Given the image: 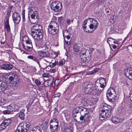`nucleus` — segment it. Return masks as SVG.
<instances>
[{
    "mask_svg": "<svg viewBox=\"0 0 132 132\" xmlns=\"http://www.w3.org/2000/svg\"><path fill=\"white\" fill-rule=\"evenodd\" d=\"M99 80V82L97 81L95 82V88L96 90L94 91L92 94L93 98L96 99V101L98 100L101 91L103 89L106 85L105 79L101 77Z\"/></svg>",
    "mask_w": 132,
    "mask_h": 132,
    "instance_id": "1",
    "label": "nucleus"
},
{
    "mask_svg": "<svg viewBox=\"0 0 132 132\" xmlns=\"http://www.w3.org/2000/svg\"><path fill=\"white\" fill-rule=\"evenodd\" d=\"M34 4L33 2H31L28 9V17L30 22L33 24L37 22L39 19L38 9L35 7L33 6Z\"/></svg>",
    "mask_w": 132,
    "mask_h": 132,
    "instance_id": "2",
    "label": "nucleus"
},
{
    "mask_svg": "<svg viewBox=\"0 0 132 132\" xmlns=\"http://www.w3.org/2000/svg\"><path fill=\"white\" fill-rule=\"evenodd\" d=\"M112 110L111 107L106 104H102L100 106L99 118L100 120H102L109 117L111 114Z\"/></svg>",
    "mask_w": 132,
    "mask_h": 132,
    "instance_id": "3",
    "label": "nucleus"
},
{
    "mask_svg": "<svg viewBox=\"0 0 132 132\" xmlns=\"http://www.w3.org/2000/svg\"><path fill=\"white\" fill-rule=\"evenodd\" d=\"M80 53V58L82 63L87 62L90 60L91 55L89 50L83 48L81 49Z\"/></svg>",
    "mask_w": 132,
    "mask_h": 132,
    "instance_id": "4",
    "label": "nucleus"
},
{
    "mask_svg": "<svg viewBox=\"0 0 132 132\" xmlns=\"http://www.w3.org/2000/svg\"><path fill=\"white\" fill-rule=\"evenodd\" d=\"M31 33L33 38L38 41L40 40L44 36L43 31L42 28L31 30Z\"/></svg>",
    "mask_w": 132,
    "mask_h": 132,
    "instance_id": "5",
    "label": "nucleus"
},
{
    "mask_svg": "<svg viewBox=\"0 0 132 132\" xmlns=\"http://www.w3.org/2000/svg\"><path fill=\"white\" fill-rule=\"evenodd\" d=\"M30 125L29 122L23 121L19 125L17 130L14 132H27L30 128Z\"/></svg>",
    "mask_w": 132,
    "mask_h": 132,
    "instance_id": "6",
    "label": "nucleus"
},
{
    "mask_svg": "<svg viewBox=\"0 0 132 132\" xmlns=\"http://www.w3.org/2000/svg\"><path fill=\"white\" fill-rule=\"evenodd\" d=\"M23 40L26 43L22 44V46L23 48L26 50L29 51H31L33 48L32 42L30 38L27 36L24 37Z\"/></svg>",
    "mask_w": 132,
    "mask_h": 132,
    "instance_id": "7",
    "label": "nucleus"
},
{
    "mask_svg": "<svg viewBox=\"0 0 132 132\" xmlns=\"http://www.w3.org/2000/svg\"><path fill=\"white\" fill-rule=\"evenodd\" d=\"M83 87L85 93L87 94H89L92 93L94 89L93 84L88 82L84 83Z\"/></svg>",
    "mask_w": 132,
    "mask_h": 132,
    "instance_id": "8",
    "label": "nucleus"
},
{
    "mask_svg": "<svg viewBox=\"0 0 132 132\" xmlns=\"http://www.w3.org/2000/svg\"><path fill=\"white\" fill-rule=\"evenodd\" d=\"M50 7L51 9L55 12H60L62 9V4L59 2H52L51 4Z\"/></svg>",
    "mask_w": 132,
    "mask_h": 132,
    "instance_id": "9",
    "label": "nucleus"
},
{
    "mask_svg": "<svg viewBox=\"0 0 132 132\" xmlns=\"http://www.w3.org/2000/svg\"><path fill=\"white\" fill-rule=\"evenodd\" d=\"M43 51H40L38 52L39 55L42 57H48L50 55V53L48 51V49L46 48V46L43 47Z\"/></svg>",
    "mask_w": 132,
    "mask_h": 132,
    "instance_id": "10",
    "label": "nucleus"
},
{
    "mask_svg": "<svg viewBox=\"0 0 132 132\" xmlns=\"http://www.w3.org/2000/svg\"><path fill=\"white\" fill-rule=\"evenodd\" d=\"M12 122V120L10 119L4 120L0 125V130H2L5 129Z\"/></svg>",
    "mask_w": 132,
    "mask_h": 132,
    "instance_id": "11",
    "label": "nucleus"
},
{
    "mask_svg": "<svg viewBox=\"0 0 132 132\" xmlns=\"http://www.w3.org/2000/svg\"><path fill=\"white\" fill-rule=\"evenodd\" d=\"M20 106L18 103H12L7 106V109H11L12 112L13 111L15 112L18 111Z\"/></svg>",
    "mask_w": 132,
    "mask_h": 132,
    "instance_id": "12",
    "label": "nucleus"
},
{
    "mask_svg": "<svg viewBox=\"0 0 132 132\" xmlns=\"http://www.w3.org/2000/svg\"><path fill=\"white\" fill-rule=\"evenodd\" d=\"M88 19L90 20V23L89 26V28L91 29H93V28H94V29H96L98 25L97 21L94 19L91 18H88Z\"/></svg>",
    "mask_w": 132,
    "mask_h": 132,
    "instance_id": "13",
    "label": "nucleus"
},
{
    "mask_svg": "<svg viewBox=\"0 0 132 132\" xmlns=\"http://www.w3.org/2000/svg\"><path fill=\"white\" fill-rule=\"evenodd\" d=\"M12 19L14 23L18 24L19 23L21 18L18 12H14L13 13Z\"/></svg>",
    "mask_w": 132,
    "mask_h": 132,
    "instance_id": "14",
    "label": "nucleus"
},
{
    "mask_svg": "<svg viewBox=\"0 0 132 132\" xmlns=\"http://www.w3.org/2000/svg\"><path fill=\"white\" fill-rule=\"evenodd\" d=\"M125 74L127 77L132 80V68L129 67L126 69Z\"/></svg>",
    "mask_w": 132,
    "mask_h": 132,
    "instance_id": "15",
    "label": "nucleus"
},
{
    "mask_svg": "<svg viewBox=\"0 0 132 132\" xmlns=\"http://www.w3.org/2000/svg\"><path fill=\"white\" fill-rule=\"evenodd\" d=\"M48 28L52 29L58 31L59 28L58 24L54 21L51 22L48 26Z\"/></svg>",
    "mask_w": 132,
    "mask_h": 132,
    "instance_id": "16",
    "label": "nucleus"
},
{
    "mask_svg": "<svg viewBox=\"0 0 132 132\" xmlns=\"http://www.w3.org/2000/svg\"><path fill=\"white\" fill-rule=\"evenodd\" d=\"M7 87L6 84L5 82L1 81V82H0V93L5 91Z\"/></svg>",
    "mask_w": 132,
    "mask_h": 132,
    "instance_id": "17",
    "label": "nucleus"
},
{
    "mask_svg": "<svg viewBox=\"0 0 132 132\" xmlns=\"http://www.w3.org/2000/svg\"><path fill=\"white\" fill-rule=\"evenodd\" d=\"M124 120V119H120L117 117H112L111 119V120L112 122L115 124H117L122 122Z\"/></svg>",
    "mask_w": 132,
    "mask_h": 132,
    "instance_id": "18",
    "label": "nucleus"
},
{
    "mask_svg": "<svg viewBox=\"0 0 132 132\" xmlns=\"http://www.w3.org/2000/svg\"><path fill=\"white\" fill-rule=\"evenodd\" d=\"M54 124V123L51 124L50 123V128L51 129V131L52 132H55L56 131L58 127L59 126V124H56V123Z\"/></svg>",
    "mask_w": 132,
    "mask_h": 132,
    "instance_id": "19",
    "label": "nucleus"
},
{
    "mask_svg": "<svg viewBox=\"0 0 132 132\" xmlns=\"http://www.w3.org/2000/svg\"><path fill=\"white\" fill-rule=\"evenodd\" d=\"M80 119L81 120H84V121L86 122L89 119V114L88 113H86L84 114V115H81Z\"/></svg>",
    "mask_w": 132,
    "mask_h": 132,
    "instance_id": "20",
    "label": "nucleus"
},
{
    "mask_svg": "<svg viewBox=\"0 0 132 132\" xmlns=\"http://www.w3.org/2000/svg\"><path fill=\"white\" fill-rule=\"evenodd\" d=\"M12 65L11 64H3L1 67L2 69L6 70H10L13 68Z\"/></svg>",
    "mask_w": 132,
    "mask_h": 132,
    "instance_id": "21",
    "label": "nucleus"
},
{
    "mask_svg": "<svg viewBox=\"0 0 132 132\" xmlns=\"http://www.w3.org/2000/svg\"><path fill=\"white\" fill-rule=\"evenodd\" d=\"M53 77H51L50 79L49 78L47 80L45 81V83L46 84V86H50L52 85L53 83Z\"/></svg>",
    "mask_w": 132,
    "mask_h": 132,
    "instance_id": "22",
    "label": "nucleus"
},
{
    "mask_svg": "<svg viewBox=\"0 0 132 132\" xmlns=\"http://www.w3.org/2000/svg\"><path fill=\"white\" fill-rule=\"evenodd\" d=\"M116 95V93L115 92L113 94L109 96L107 98L110 101H114L116 100L117 99Z\"/></svg>",
    "mask_w": 132,
    "mask_h": 132,
    "instance_id": "23",
    "label": "nucleus"
},
{
    "mask_svg": "<svg viewBox=\"0 0 132 132\" xmlns=\"http://www.w3.org/2000/svg\"><path fill=\"white\" fill-rule=\"evenodd\" d=\"M19 79L17 76H16V78L14 79L13 81H9V85L11 86H14L19 81Z\"/></svg>",
    "mask_w": 132,
    "mask_h": 132,
    "instance_id": "24",
    "label": "nucleus"
},
{
    "mask_svg": "<svg viewBox=\"0 0 132 132\" xmlns=\"http://www.w3.org/2000/svg\"><path fill=\"white\" fill-rule=\"evenodd\" d=\"M115 92L114 89L112 88H111L109 89L106 92V97H108L109 96L113 94Z\"/></svg>",
    "mask_w": 132,
    "mask_h": 132,
    "instance_id": "25",
    "label": "nucleus"
},
{
    "mask_svg": "<svg viewBox=\"0 0 132 132\" xmlns=\"http://www.w3.org/2000/svg\"><path fill=\"white\" fill-rule=\"evenodd\" d=\"M9 17L6 18V20L5 22V26L7 32H10V27L9 23Z\"/></svg>",
    "mask_w": 132,
    "mask_h": 132,
    "instance_id": "26",
    "label": "nucleus"
},
{
    "mask_svg": "<svg viewBox=\"0 0 132 132\" xmlns=\"http://www.w3.org/2000/svg\"><path fill=\"white\" fill-rule=\"evenodd\" d=\"M58 32V31H56L52 29L48 28V32L49 34H50L52 35H54L57 34Z\"/></svg>",
    "mask_w": 132,
    "mask_h": 132,
    "instance_id": "27",
    "label": "nucleus"
},
{
    "mask_svg": "<svg viewBox=\"0 0 132 132\" xmlns=\"http://www.w3.org/2000/svg\"><path fill=\"white\" fill-rule=\"evenodd\" d=\"M62 33L64 39L65 38V36L69 35H71L70 31L67 30H63L62 31Z\"/></svg>",
    "mask_w": 132,
    "mask_h": 132,
    "instance_id": "28",
    "label": "nucleus"
},
{
    "mask_svg": "<svg viewBox=\"0 0 132 132\" xmlns=\"http://www.w3.org/2000/svg\"><path fill=\"white\" fill-rule=\"evenodd\" d=\"M62 132H73V129L72 128L68 127H64L62 130Z\"/></svg>",
    "mask_w": 132,
    "mask_h": 132,
    "instance_id": "29",
    "label": "nucleus"
},
{
    "mask_svg": "<svg viewBox=\"0 0 132 132\" xmlns=\"http://www.w3.org/2000/svg\"><path fill=\"white\" fill-rule=\"evenodd\" d=\"M81 102L84 105L87 106L89 103L90 101L88 99L85 98L82 100Z\"/></svg>",
    "mask_w": 132,
    "mask_h": 132,
    "instance_id": "30",
    "label": "nucleus"
},
{
    "mask_svg": "<svg viewBox=\"0 0 132 132\" xmlns=\"http://www.w3.org/2000/svg\"><path fill=\"white\" fill-rule=\"evenodd\" d=\"M45 61H46L47 62H50V66L51 68H53L55 66L56 64L57 63H58V61H55L54 63H52L51 62V61L50 60L49 61H47L45 60Z\"/></svg>",
    "mask_w": 132,
    "mask_h": 132,
    "instance_id": "31",
    "label": "nucleus"
},
{
    "mask_svg": "<svg viewBox=\"0 0 132 132\" xmlns=\"http://www.w3.org/2000/svg\"><path fill=\"white\" fill-rule=\"evenodd\" d=\"M19 116L21 120H23L24 118L25 114L22 111H20L19 112Z\"/></svg>",
    "mask_w": 132,
    "mask_h": 132,
    "instance_id": "32",
    "label": "nucleus"
},
{
    "mask_svg": "<svg viewBox=\"0 0 132 132\" xmlns=\"http://www.w3.org/2000/svg\"><path fill=\"white\" fill-rule=\"evenodd\" d=\"M99 69L98 68L95 69L94 70L92 71L88 72L87 73V74L90 75L93 74L95 73L97 71H99Z\"/></svg>",
    "mask_w": 132,
    "mask_h": 132,
    "instance_id": "33",
    "label": "nucleus"
},
{
    "mask_svg": "<svg viewBox=\"0 0 132 132\" xmlns=\"http://www.w3.org/2000/svg\"><path fill=\"white\" fill-rule=\"evenodd\" d=\"M119 112L120 114L123 116L125 115L127 113H126V111L124 109H122L121 108H120L119 109Z\"/></svg>",
    "mask_w": 132,
    "mask_h": 132,
    "instance_id": "34",
    "label": "nucleus"
},
{
    "mask_svg": "<svg viewBox=\"0 0 132 132\" xmlns=\"http://www.w3.org/2000/svg\"><path fill=\"white\" fill-rule=\"evenodd\" d=\"M39 28H42V26L41 25H39L38 24H35L31 28V30L34 29H38Z\"/></svg>",
    "mask_w": 132,
    "mask_h": 132,
    "instance_id": "35",
    "label": "nucleus"
},
{
    "mask_svg": "<svg viewBox=\"0 0 132 132\" xmlns=\"http://www.w3.org/2000/svg\"><path fill=\"white\" fill-rule=\"evenodd\" d=\"M80 47L77 45L76 44L74 45L73 46V49L74 51L76 52H79Z\"/></svg>",
    "mask_w": 132,
    "mask_h": 132,
    "instance_id": "36",
    "label": "nucleus"
},
{
    "mask_svg": "<svg viewBox=\"0 0 132 132\" xmlns=\"http://www.w3.org/2000/svg\"><path fill=\"white\" fill-rule=\"evenodd\" d=\"M12 112L11 111V109H7V110H5L3 111V113L5 114H11Z\"/></svg>",
    "mask_w": 132,
    "mask_h": 132,
    "instance_id": "37",
    "label": "nucleus"
},
{
    "mask_svg": "<svg viewBox=\"0 0 132 132\" xmlns=\"http://www.w3.org/2000/svg\"><path fill=\"white\" fill-rule=\"evenodd\" d=\"M55 123H56L57 124H59V122L58 120L56 119H52L50 121V123L51 124L54 123L55 124Z\"/></svg>",
    "mask_w": 132,
    "mask_h": 132,
    "instance_id": "38",
    "label": "nucleus"
},
{
    "mask_svg": "<svg viewBox=\"0 0 132 132\" xmlns=\"http://www.w3.org/2000/svg\"><path fill=\"white\" fill-rule=\"evenodd\" d=\"M132 122V119H130L125 123V125L126 126H129L130 125Z\"/></svg>",
    "mask_w": 132,
    "mask_h": 132,
    "instance_id": "39",
    "label": "nucleus"
},
{
    "mask_svg": "<svg viewBox=\"0 0 132 132\" xmlns=\"http://www.w3.org/2000/svg\"><path fill=\"white\" fill-rule=\"evenodd\" d=\"M79 111L80 108L79 106L77 107L74 109L73 110V114H77L79 112Z\"/></svg>",
    "mask_w": 132,
    "mask_h": 132,
    "instance_id": "40",
    "label": "nucleus"
},
{
    "mask_svg": "<svg viewBox=\"0 0 132 132\" xmlns=\"http://www.w3.org/2000/svg\"><path fill=\"white\" fill-rule=\"evenodd\" d=\"M114 39L111 38H109L107 40V43L109 44V45L110 46L111 44H112L113 42Z\"/></svg>",
    "mask_w": 132,
    "mask_h": 132,
    "instance_id": "41",
    "label": "nucleus"
},
{
    "mask_svg": "<svg viewBox=\"0 0 132 132\" xmlns=\"http://www.w3.org/2000/svg\"><path fill=\"white\" fill-rule=\"evenodd\" d=\"M22 20L23 22H24L25 20V11L24 10H23L22 11Z\"/></svg>",
    "mask_w": 132,
    "mask_h": 132,
    "instance_id": "42",
    "label": "nucleus"
},
{
    "mask_svg": "<svg viewBox=\"0 0 132 132\" xmlns=\"http://www.w3.org/2000/svg\"><path fill=\"white\" fill-rule=\"evenodd\" d=\"M87 24V23H83L82 24V26L83 27V28L84 29V30L86 32H89V31L88 30H87L86 29V27L85 26Z\"/></svg>",
    "mask_w": 132,
    "mask_h": 132,
    "instance_id": "43",
    "label": "nucleus"
},
{
    "mask_svg": "<svg viewBox=\"0 0 132 132\" xmlns=\"http://www.w3.org/2000/svg\"><path fill=\"white\" fill-rule=\"evenodd\" d=\"M16 75L15 76H10L9 78V81H13L14 79L16 78Z\"/></svg>",
    "mask_w": 132,
    "mask_h": 132,
    "instance_id": "44",
    "label": "nucleus"
},
{
    "mask_svg": "<svg viewBox=\"0 0 132 132\" xmlns=\"http://www.w3.org/2000/svg\"><path fill=\"white\" fill-rule=\"evenodd\" d=\"M80 108V113L81 115L82 112L86 110V109L84 108L82 106H79Z\"/></svg>",
    "mask_w": 132,
    "mask_h": 132,
    "instance_id": "45",
    "label": "nucleus"
},
{
    "mask_svg": "<svg viewBox=\"0 0 132 132\" xmlns=\"http://www.w3.org/2000/svg\"><path fill=\"white\" fill-rule=\"evenodd\" d=\"M64 42L65 43V44H66V45H69L71 43V39H70V40H66L65 39V38L64 39Z\"/></svg>",
    "mask_w": 132,
    "mask_h": 132,
    "instance_id": "46",
    "label": "nucleus"
},
{
    "mask_svg": "<svg viewBox=\"0 0 132 132\" xmlns=\"http://www.w3.org/2000/svg\"><path fill=\"white\" fill-rule=\"evenodd\" d=\"M5 103V101L4 100V99L0 98V105H3Z\"/></svg>",
    "mask_w": 132,
    "mask_h": 132,
    "instance_id": "47",
    "label": "nucleus"
},
{
    "mask_svg": "<svg viewBox=\"0 0 132 132\" xmlns=\"http://www.w3.org/2000/svg\"><path fill=\"white\" fill-rule=\"evenodd\" d=\"M65 63V61L64 60H62L60 61L59 63L58 64V65H62Z\"/></svg>",
    "mask_w": 132,
    "mask_h": 132,
    "instance_id": "48",
    "label": "nucleus"
},
{
    "mask_svg": "<svg viewBox=\"0 0 132 132\" xmlns=\"http://www.w3.org/2000/svg\"><path fill=\"white\" fill-rule=\"evenodd\" d=\"M35 82L38 86H39L41 84L40 81L38 79H37L35 80Z\"/></svg>",
    "mask_w": 132,
    "mask_h": 132,
    "instance_id": "49",
    "label": "nucleus"
},
{
    "mask_svg": "<svg viewBox=\"0 0 132 132\" xmlns=\"http://www.w3.org/2000/svg\"><path fill=\"white\" fill-rule=\"evenodd\" d=\"M60 82V80L59 79H56L54 82V85L56 86H57Z\"/></svg>",
    "mask_w": 132,
    "mask_h": 132,
    "instance_id": "50",
    "label": "nucleus"
},
{
    "mask_svg": "<svg viewBox=\"0 0 132 132\" xmlns=\"http://www.w3.org/2000/svg\"><path fill=\"white\" fill-rule=\"evenodd\" d=\"M32 60L34 61L37 62L38 65H40L39 62L38 61V60L37 59L36 57H34Z\"/></svg>",
    "mask_w": 132,
    "mask_h": 132,
    "instance_id": "51",
    "label": "nucleus"
},
{
    "mask_svg": "<svg viewBox=\"0 0 132 132\" xmlns=\"http://www.w3.org/2000/svg\"><path fill=\"white\" fill-rule=\"evenodd\" d=\"M73 21V20L71 21V20L69 19H67L66 21V23L68 25H69L70 23V22H72Z\"/></svg>",
    "mask_w": 132,
    "mask_h": 132,
    "instance_id": "52",
    "label": "nucleus"
},
{
    "mask_svg": "<svg viewBox=\"0 0 132 132\" xmlns=\"http://www.w3.org/2000/svg\"><path fill=\"white\" fill-rule=\"evenodd\" d=\"M61 95V94L60 93L58 92L55 94L54 95L55 97H59Z\"/></svg>",
    "mask_w": 132,
    "mask_h": 132,
    "instance_id": "53",
    "label": "nucleus"
},
{
    "mask_svg": "<svg viewBox=\"0 0 132 132\" xmlns=\"http://www.w3.org/2000/svg\"><path fill=\"white\" fill-rule=\"evenodd\" d=\"M130 96H129L130 101L132 102V91H130L129 93Z\"/></svg>",
    "mask_w": 132,
    "mask_h": 132,
    "instance_id": "54",
    "label": "nucleus"
},
{
    "mask_svg": "<svg viewBox=\"0 0 132 132\" xmlns=\"http://www.w3.org/2000/svg\"><path fill=\"white\" fill-rule=\"evenodd\" d=\"M49 75L47 73H45L43 74V76L44 77H48Z\"/></svg>",
    "mask_w": 132,
    "mask_h": 132,
    "instance_id": "55",
    "label": "nucleus"
},
{
    "mask_svg": "<svg viewBox=\"0 0 132 132\" xmlns=\"http://www.w3.org/2000/svg\"><path fill=\"white\" fill-rule=\"evenodd\" d=\"M11 10H12L11 8H9L8 10L7 11V14L8 15H9L10 14V12L11 11Z\"/></svg>",
    "mask_w": 132,
    "mask_h": 132,
    "instance_id": "56",
    "label": "nucleus"
},
{
    "mask_svg": "<svg viewBox=\"0 0 132 132\" xmlns=\"http://www.w3.org/2000/svg\"><path fill=\"white\" fill-rule=\"evenodd\" d=\"M70 35H69L68 36H65V38H66L67 39V40H70Z\"/></svg>",
    "mask_w": 132,
    "mask_h": 132,
    "instance_id": "57",
    "label": "nucleus"
},
{
    "mask_svg": "<svg viewBox=\"0 0 132 132\" xmlns=\"http://www.w3.org/2000/svg\"><path fill=\"white\" fill-rule=\"evenodd\" d=\"M52 53H53V54H54V58L56 57L57 56V54L55 52H52Z\"/></svg>",
    "mask_w": 132,
    "mask_h": 132,
    "instance_id": "58",
    "label": "nucleus"
},
{
    "mask_svg": "<svg viewBox=\"0 0 132 132\" xmlns=\"http://www.w3.org/2000/svg\"><path fill=\"white\" fill-rule=\"evenodd\" d=\"M33 57V56H32L29 55L28 56V58L32 60Z\"/></svg>",
    "mask_w": 132,
    "mask_h": 132,
    "instance_id": "59",
    "label": "nucleus"
},
{
    "mask_svg": "<svg viewBox=\"0 0 132 132\" xmlns=\"http://www.w3.org/2000/svg\"><path fill=\"white\" fill-rule=\"evenodd\" d=\"M37 129L39 130L40 132H42L41 130L40 129V128L39 127H37Z\"/></svg>",
    "mask_w": 132,
    "mask_h": 132,
    "instance_id": "60",
    "label": "nucleus"
},
{
    "mask_svg": "<svg viewBox=\"0 0 132 132\" xmlns=\"http://www.w3.org/2000/svg\"><path fill=\"white\" fill-rule=\"evenodd\" d=\"M51 72H54L55 71V69H52L51 70Z\"/></svg>",
    "mask_w": 132,
    "mask_h": 132,
    "instance_id": "61",
    "label": "nucleus"
},
{
    "mask_svg": "<svg viewBox=\"0 0 132 132\" xmlns=\"http://www.w3.org/2000/svg\"><path fill=\"white\" fill-rule=\"evenodd\" d=\"M62 19V18H61V17L59 18V21H60V22H62V21L61 20Z\"/></svg>",
    "mask_w": 132,
    "mask_h": 132,
    "instance_id": "62",
    "label": "nucleus"
},
{
    "mask_svg": "<svg viewBox=\"0 0 132 132\" xmlns=\"http://www.w3.org/2000/svg\"><path fill=\"white\" fill-rule=\"evenodd\" d=\"M87 21V20L85 19V20L84 21V22L83 23H87L86 22Z\"/></svg>",
    "mask_w": 132,
    "mask_h": 132,
    "instance_id": "63",
    "label": "nucleus"
},
{
    "mask_svg": "<svg viewBox=\"0 0 132 132\" xmlns=\"http://www.w3.org/2000/svg\"><path fill=\"white\" fill-rule=\"evenodd\" d=\"M84 132H91V131L90 130H88L85 131Z\"/></svg>",
    "mask_w": 132,
    "mask_h": 132,
    "instance_id": "64",
    "label": "nucleus"
}]
</instances>
